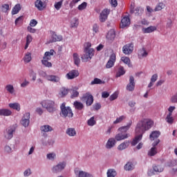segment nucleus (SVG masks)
Segmentation results:
<instances>
[{"instance_id": "37998d69", "label": "nucleus", "mask_w": 177, "mask_h": 177, "mask_svg": "<svg viewBox=\"0 0 177 177\" xmlns=\"http://www.w3.org/2000/svg\"><path fill=\"white\" fill-rule=\"evenodd\" d=\"M125 74V70L124 69L123 66H120L118 71L116 73V77H121V75H124Z\"/></svg>"}, {"instance_id": "e2e57ef3", "label": "nucleus", "mask_w": 177, "mask_h": 177, "mask_svg": "<svg viewBox=\"0 0 177 177\" xmlns=\"http://www.w3.org/2000/svg\"><path fill=\"white\" fill-rule=\"evenodd\" d=\"M93 109L96 111L100 110V109H102V105L100 104V103H96L93 106Z\"/></svg>"}, {"instance_id": "c03bdc74", "label": "nucleus", "mask_w": 177, "mask_h": 177, "mask_svg": "<svg viewBox=\"0 0 177 177\" xmlns=\"http://www.w3.org/2000/svg\"><path fill=\"white\" fill-rule=\"evenodd\" d=\"M78 177H93L91 174L86 173L84 171H80L77 174Z\"/></svg>"}, {"instance_id": "f704fd0d", "label": "nucleus", "mask_w": 177, "mask_h": 177, "mask_svg": "<svg viewBox=\"0 0 177 177\" xmlns=\"http://www.w3.org/2000/svg\"><path fill=\"white\" fill-rule=\"evenodd\" d=\"M131 125H132V121L128 123L127 126L119 128L118 131L120 132H127L129 129V128H131Z\"/></svg>"}, {"instance_id": "20e7f679", "label": "nucleus", "mask_w": 177, "mask_h": 177, "mask_svg": "<svg viewBox=\"0 0 177 177\" xmlns=\"http://www.w3.org/2000/svg\"><path fill=\"white\" fill-rule=\"evenodd\" d=\"M66 165H67V163L65 161L59 162L53 167L52 171L54 174H59V172H62L66 168Z\"/></svg>"}, {"instance_id": "bb28decb", "label": "nucleus", "mask_w": 177, "mask_h": 177, "mask_svg": "<svg viewBox=\"0 0 177 177\" xmlns=\"http://www.w3.org/2000/svg\"><path fill=\"white\" fill-rule=\"evenodd\" d=\"M73 106L76 110L81 111L84 109V104H82L81 102L75 101Z\"/></svg>"}, {"instance_id": "5701e85b", "label": "nucleus", "mask_w": 177, "mask_h": 177, "mask_svg": "<svg viewBox=\"0 0 177 177\" xmlns=\"http://www.w3.org/2000/svg\"><path fill=\"white\" fill-rule=\"evenodd\" d=\"M0 115H3L4 117H9V115H12V111L7 109H0Z\"/></svg>"}, {"instance_id": "39448f33", "label": "nucleus", "mask_w": 177, "mask_h": 177, "mask_svg": "<svg viewBox=\"0 0 177 177\" xmlns=\"http://www.w3.org/2000/svg\"><path fill=\"white\" fill-rule=\"evenodd\" d=\"M82 100L86 102V105L87 106H92L93 104V95L91 93H86L82 96Z\"/></svg>"}, {"instance_id": "09e8293b", "label": "nucleus", "mask_w": 177, "mask_h": 177, "mask_svg": "<svg viewBox=\"0 0 177 177\" xmlns=\"http://www.w3.org/2000/svg\"><path fill=\"white\" fill-rule=\"evenodd\" d=\"M87 124L89 127H93V125H96V120H95V117H91L88 120Z\"/></svg>"}, {"instance_id": "4be33fe9", "label": "nucleus", "mask_w": 177, "mask_h": 177, "mask_svg": "<svg viewBox=\"0 0 177 177\" xmlns=\"http://www.w3.org/2000/svg\"><path fill=\"white\" fill-rule=\"evenodd\" d=\"M114 146H115V139L109 138L106 144V147L107 149H112Z\"/></svg>"}, {"instance_id": "1a4fd4ad", "label": "nucleus", "mask_w": 177, "mask_h": 177, "mask_svg": "<svg viewBox=\"0 0 177 177\" xmlns=\"http://www.w3.org/2000/svg\"><path fill=\"white\" fill-rule=\"evenodd\" d=\"M30 113H26L24 116L22 117V119L21 120V124L25 128H27L28 125H30Z\"/></svg>"}, {"instance_id": "680f3d73", "label": "nucleus", "mask_w": 177, "mask_h": 177, "mask_svg": "<svg viewBox=\"0 0 177 177\" xmlns=\"http://www.w3.org/2000/svg\"><path fill=\"white\" fill-rule=\"evenodd\" d=\"M117 97H118V93H114L113 94H112L110 97H109V100L111 102H113V100H115V99H117Z\"/></svg>"}, {"instance_id": "aec40b11", "label": "nucleus", "mask_w": 177, "mask_h": 177, "mask_svg": "<svg viewBox=\"0 0 177 177\" xmlns=\"http://www.w3.org/2000/svg\"><path fill=\"white\" fill-rule=\"evenodd\" d=\"M50 42H57L59 41H62L63 39V37L62 35H57L56 32H53L51 36Z\"/></svg>"}, {"instance_id": "5fc2aeb1", "label": "nucleus", "mask_w": 177, "mask_h": 177, "mask_svg": "<svg viewBox=\"0 0 177 177\" xmlns=\"http://www.w3.org/2000/svg\"><path fill=\"white\" fill-rule=\"evenodd\" d=\"M41 63L45 66V67H52V63H50L48 59H42Z\"/></svg>"}, {"instance_id": "b1692460", "label": "nucleus", "mask_w": 177, "mask_h": 177, "mask_svg": "<svg viewBox=\"0 0 177 177\" xmlns=\"http://www.w3.org/2000/svg\"><path fill=\"white\" fill-rule=\"evenodd\" d=\"M35 6L38 9V10H44V8H45L44 6V2L41 0H37L35 2Z\"/></svg>"}, {"instance_id": "9d476101", "label": "nucleus", "mask_w": 177, "mask_h": 177, "mask_svg": "<svg viewBox=\"0 0 177 177\" xmlns=\"http://www.w3.org/2000/svg\"><path fill=\"white\" fill-rule=\"evenodd\" d=\"M135 77H133V76H130L129 83L126 86L127 91H129V92H133V91H135Z\"/></svg>"}, {"instance_id": "4468645a", "label": "nucleus", "mask_w": 177, "mask_h": 177, "mask_svg": "<svg viewBox=\"0 0 177 177\" xmlns=\"http://www.w3.org/2000/svg\"><path fill=\"white\" fill-rule=\"evenodd\" d=\"M129 24H131V19H129V17H124L121 20L120 27L125 28V27H128Z\"/></svg>"}, {"instance_id": "8fccbe9b", "label": "nucleus", "mask_w": 177, "mask_h": 177, "mask_svg": "<svg viewBox=\"0 0 177 177\" xmlns=\"http://www.w3.org/2000/svg\"><path fill=\"white\" fill-rule=\"evenodd\" d=\"M101 84H103V82L97 77L94 78L93 81L91 82V85H98Z\"/></svg>"}, {"instance_id": "f3484780", "label": "nucleus", "mask_w": 177, "mask_h": 177, "mask_svg": "<svg viewBox=\"0 0 177 177\" xmlns=\"http://www.w3.org/2000/svg\"><path fill=\"white\" fill-rule=\"evenodd\" d=\"M68 92H70V89L66 87H62L59 89V95L60 96V97H65V96H67V95H68Z\"/></svg>"}, {"instance_id": "412c9836", "label": "nucleus", "mask_w": 177, "mask_h": 177, "mask_svg": "<svg viewBox=\"0 0 177 177\" xmlns=\"http://www.w3.org/2000/svg\"><path fill=\"white\" fill-rule=\"evenodd\" d=\"M142 138L143 136L142 134H138V136H136V137L134 138V139H133L131 142V146H136V145L139 143V142L142 140Z\"/></svg>"}, {"instance_id": "69168bd1", "label": "nucleus", "mask_w": 177, "mask_h": 177, "mask_svg": "<svg viewBox=\"0 0 177 177\" xmlns=\"http://www.w3.org/2000/svg\"><path fill=\"white\" fill-rule=\"evenodd\" d=\"M37 24H38V21H37V20H35V19L30 20V27H35V26H37Z\"/></svg>"}, {"instance_id": "774afa93", "label": "nucleus", "mask_w": 177, "mask_h": 177, "mask_svg": "<svg viewBox=\"0 0 177 177\" xmlns=\"http://www.w3.org/2000/svg\"><path fill=\"white\" fill-rule=\"evenodd\" d=\"M3 12H8L9 10V4H4L2 6Z\"/></svg>"}, {"instance_id": "dca6fc26", "label": "nucleus", "mask_w": 177, "mask_h": 177, "mask_svg": "<svg viewBox=\"0 0 177 177\" xmlns=\"http://www.w3.org/2000/svg\"><path fill=\"white\" fill-rule=\"evenodd\" d=\"M55 50L53 49L50 50V51H46L43 57V60H50V59H52L51 56H53Z\"/></svg>"}, {"instance_id": "3c124183", "label": "nucleus", "mask_w": 177, "mask_h": 177, "mask_svg": "<svg viewBox=\"0 0 177 177\" xmlns=\"http://www.w3.org/2000/svg\"><path fill=\"white\" fill-rule=\"evenodd\" d=\"M165 120L168 124H174V118L171 113L167 115Z\"/></svg>"}, {"instance_id": "bf43d9fd", "label": "nucleus", "mask_w": 177, "mask_h": 177, "mask_svg": "<svg viewBox=\"0 0 177 177\" xmlns=\"http://www.w3.org/2000/svg\"><path fill=\"white\" fill-rule=\"evenodd\" d=\"M47 158L51 160H55L56 158V153H48Z\"/></svg>"}, {"instance_id": "cd10ccee", "label": "nucleus", "mask_w": 177, "mask_h": 177, "mask_svg": "<svg viewBox=\"0 0 177 177\" xmlns=\"http://www.w3.org/2000/svg\"><path fill=\"white\" fill-rule=\"evenodd\" d=\"M129 147V141L126 140L124 142L121 143L118 147V150H125V149H127Z\"/></svg>"}, {"instance_id": "393cba45", "label": "nucleus", "mask_w": 177, "mask_h": 177, "mask_svg": "<svg viewBox=\"0 0 177 177\" xmlns=\"http://www.w3.org/2000/svg\"><path fill=\"white\" fill-rule=\"evenodd\" d=\"M115 38V32L114 30H109L106 35V39L108 41H114Z\"/></svg>"}, {"instance_id": "72a5a7b5", "label": "nucleus", "mask_w": 177, "mask_h": 177, "mask_svg": "<svg viewBox=\"0 0 177 177\" xmlns=\"http://www.w3.org/2000/svg\"><path fill=\"white\" fill-rule=\"evenodd\" d=\"M40 129L41 132H51V131H53V129H52V127L49 125H44L40 127Z\"/></svg>"}, {"instance_id": "6e6d98bb", "label": "nucleus", "mask_w": 177, "mask_h": 177, "mask_svg": "<svg viewBox=\"0 0 177 177\" xmlns=\"http://www.w3.org/2000/svg\"><path fill=\"white\" fill-rule=\"evenodd\" d=\"M78 96H80V93L77 90L73 89L71 98L74 99V97H78Z\"/></svg>"}, {"instance_id": "473e14b6", "label": "nucleus", "mask_w": 177, "mask_h": 177, "mask_svg": "<svg viewBox=\"0 0 177 177\" xmlns=\"http://www.w3.org/2000/svg\"><path fill=\"white\" fill-rule=\"evenodd\" d=\"M32 59V58L31 57V53L28 52L25 54V56L23 58V60H24V63H30V62H31Z\"/></svg>"}, {"instance_id": "a18cd8bd", "label": "nucleus", "mask_w": 177, "mask_h": 177, "mask_svg": "<svg viewBox=\"0 0 177 177\" xmlns=\"http://www.w3.org/2000/svg\"><path fill=\"white\" fill-rule=\"evenodd\" d=\"M124 120H127V116L121 115L116 118V120L113 122V124H120V122H122Z\"/></svg>"}, {"instance_id": "2f4dec72", "label": "nucleus", "mask_w": 177, "mask_h": 177, "mask_svg": "<svg viewBox=\"0 0 177 177\" xmlns=\"http://www.w3.org/2000/svg\"><path fill=\"white\" fill-rule=\"evenodd\" d=\"M5 89L8 92V93H10V95H13V93H15V87L12 84H7Z\"/></svg>"}, {"instance_id": "f8f14e48", "label": "nucleus", "mask_w": 177, "mask_h": 177, "mask_svg": "<svg viewBox=\"0 0 177 177\" xmlns=\"http://www.w3.org/2000/svg\"><path fill=\"white\" fill-rule=\"evenodd\" d=\"M79 75L80 72L78 71L72 70L66 75V78H67V80H74V78H77Z\"/></svg>"}, {"instance_id": "a878e982", "label": "nucleus", "mask_w": 177, "mask_h": 177, "mask_svg": "<svg viewBox=\"0 0 177 177\" xmlns=\"http://www.w3.org/2000/svg\"><path fill=\"white\" fill-rule=\"evenodd\" d=\"M46 80H48V81H51L52 82H59L60 81V78H59V77L53 75H47Z\"/></svg>"}, {"instance_id": "338daca9", "label": "nucleus", "mask_w": 177, "mask_h": 177, "mask_svg": "<svg viewBox=\"0 0 177 177\" xmlns=\"http://www.w3.org/2000/svg\"><path fill=\"white\" fill-rule=\"evenodd\" d=\"M158 79V75L154 74L151 77V82L154 83L156 82V81H157Z\"/></svg>"}, {"instance_id": "7ed1b4c3", "label": "nucleus", "mask_w": 177, "mask_h": 177, "mask_svg": "<svg viewBox=\"0 0 177 177\" xmlns=\"http://www.w3.org/2000/svg\"><path fill=\"white\" fill-rule=\"evenodd\" d=\"M41 106L46 109L48 113H53V111H56V108L55 107V102L53 100H44L41 102Z\"/></svg>"}, {"instance_id": "6ab92c4d", "label": "nucleus", "mask_w": 177, "mask_h": 177, "mask_svg": "<svg viewBox=\"0 0 177 177\" xmlns=\"http://www.w3.org/2000/svg\"><path fill=\"white\" fill-rule=\"evenodd\" d=\"M160 135H161V133L158 131H153L151 133L149 136L150 140H156V139H158V138H160Z\"/></svg>"}, {"instance_id": "052dcab7", "label": "nucleus", "mask_w": 177, "mask_h": 177, "mask_svg": "<svg viewBox=\"0 0 177 177\" xmlns=\"http://www.w3.org/2000/svg\"><path fill=\"white\" fill-rule=\"evenodd\" d=\"M170 102L171 103H177V92L171 96L170 98Z\"/></svg>"}, {"instance_id": "c85d7f7f", "label": "nucleus", "mask_w": 177, "mask_h": 177, "mask_svg": "<svg viewBox=\"0 0 177 177\" xmlns=\"http://www.w3.org/2000/svg\"><path fill=\"white\" fill-rule=\"evenodd\" d=\"M20 10H21V6L20 5V3H17L12 8V15H17V13H19Z\"/></svg>"}, {"instance_id": "7c9ffc66", "label": "nucleus", "mask_w": 177, "mask_h": 177, "mask_svg": "<svg viewBox=\"0 0 177 177\" xmlns=\"http://www.w3.org/2000/svg\"><path fill=\"white\" fill-rule=\"evenodd\" d=\"M66 133H67L68 136H75L77 131L74 128H68L66 129Z\"/></svg>"}, {"instance_id": "ddd939ff", "label": "nucleus", "mask_w": 177, "mask_h": 177, "mask_svg": "<svg viewBox=\"0 0 177 177\" xmlns=\"http://www.w3.org/2000/svg\"><path fill=\"white\" fill-rule=\"evenodd\" d=\"M115 59H116L115 54L113 53L112 55H111L109 60L106 64V68H111V67H113L114 63H115Z\"/></svg>"}, {"instance_id": "864d4df0", "label": "nucleus", "mask_w": 177, "mask_h": 177, "mask_svg": "<svg viewBox=\"0 0 177 177\" xmlns=\"http://www.w3.org/2000/svg\"><path fill=\"white\" fill-rule=\"evenodd\" d=\"M153 171L155 172H162V171H164V167H162L161 165L154 166Z\"/></svg>"}, {"instance_id": "c756f323", "label": "nucleus", "mask_w": 177, "mask_h": 177, "mask_svg": "<svg viewBox=\"0 0 177 177\" xmlns=\"http://www.w3.org/2000/svg\"><path fill=\"white\" fill-rule=\"evenodd\" d=\"M131 13H135L136 16H139L143 13V8L137 7L135 9L131 10Z\"/></svg>"}, {"instance_id": "79ce46f5", "label": "nucleus", "mask_w": 177, "mask_h": 177, "mask_svg": "<svg viewBox=\"0 0 177 177\" xmlns=\"http://www.w3.org/2000/svg\"><path fill=\"white\" fill-rule=\"evenodd\" d=\"M124 168L125 171H132L133 169V163L132 162H128Z\"/></svg>"}, {"instance_id": "4d7b16f0", "label": "nucleus", "mask_w": 177, "mask_h": 177, "mask_svg": "<svg viewBox=\"0 0 177 177\" xmlns=\"http://www.w3.org/2000/svg\"><path fill=\"white\" fill-rule=\"evenodd\" d=\"M24 20V17L23 16H21L15 19V26H17V24H21L23 23V21Z\"/></svg>"}, {"instance_id": "13d9d810", "label": "nucleus", "mask_w": 177, "mask_h": 177, "mask_svg": "<svg viewBox=\"0 0 177 177\" xmlns=\"http://www.w3.org/2000/svg\"><path fill=\"white\" fill-rule=\"evenodd\" d=\"M87 5L88 3H86V2H83L82 4L78 6V10H84V9H86Z\"/></svg>"}, {"instance_id": "603ef678", "label": "nucleus", "mask_w": 177, "mask_h": 177, "mask_svg": "<svg viewBox=\"0 0 177 177\" xmlns=\"http://www.w3.org/2000/svg\"><path fill=\"white\" fill-rule=\"evenodd\" d=\"M147 55H149V53H147V51H146L145 48H142L141 50H140L139 56H142V57H147Z\"/></svg>"}, {"instance_id": "0eeeda50", "label": "nucleus", "mask_w": 177, "mask_h": 177, "mask_svg": "<svg viewBox=\"0 0 177 177\" xmlns=\"http://www.w3.org/2000/svg\"><path fill=\"white\" fill-rule=\"evenodd\" d=\"M109 15H110V9H107V8L104 9L100 15V21L101 23H104V21L107 20V17H109Z\"/></svg>"}, {"instance_id": "f257e3e1", "label": "nucleus", "mask_w": 177, "mask_h": 177, "mask_svg": "<svg viewBox=\"0 0 177 177\" xmlns=\"http://www.w3.org/2000/svg\"><path fill=\"white\" fill-rule=\"evenodd\" d=\"M154 125V122L150 119H142L140 120L136 127V133L142 135L146 132V131H149L151 128Z\"/></svg>"}, {"instance_id": "423d86ee", "label": "nucleus", "mask_w": 177, "mask_h": 177, "mask_svg": "<svg viewBox=\"0 0 177 177\" xmlns=\"http://www.w3.org/2000/svg\"><path fill=\"white\" fill-rule=\"evenodd\" d=\"M85 55L82 57V59L83 62H88V60H91L93 55H95V50L93 48H90L88 50L84 51Z\"/></svg>"}, {"instance_id": "4c0bfd02", "label": "nucleus", "mask_w": 177, "mask_h": 177, "mask_svg": "<svg viewBox=\"0 0 177 177\" xmlns=\"http://www.w3.org/2000/svg\"><path fill=\"white\" fill-rule=\"evenodd\" d=\"M32 42V37L30 35H28L26 36V43L24 47V49H28V46H30V44Z\"/></svg>"}, {"instance_id": "ea45409f", "label": "nucleus", "mask_w": 177, "mask_h": 177, "mask_svg": "<svg viewBox=\"0 0 177 177\" xmlns=\"http://www.w3.org/2000/svg\"><path fill=\"white\" fill-rule=\"evenodd\" d=\"M164 8H165V4L162 2L159 3L156 5V6L154 9V12H158L160 10H162V9H164Z\"/></svg>"}, {"instance_id": "49530a36", "label": "nucleus", "mask_w": 177, "mask_h": 177, "mask_svg": "<svg viewBox=\"0 0 177 177\" xmlns=\"http://www.w3.org/2000/svg\"><path fill=\"white\" fill-rule=\"evenodd\" d=\"M156 153H157V149H156V147H152L149 151L148 156H149V157H153V156H156Z\"/></svg>"}, {"instance_id": "e433bc0d", "label": "nucleus", "mask_w": 177, "mask_h": 177, "mask_svg": "<svg viewBox=\"0 0 177 177\" xmlns=\"http://www.w3.org/2000/svg\"><path fill=\"white\" fill-rule=\"evenodd\" d=\"M107 177H115L117 176V171L114 169H109L107 171Z\"/></svg>"}, {"instance_id": "c9c22d12", "label": "nucleus", "mask_w": 177, "mask_h": 177, "mask_svg": "<svg viewBox=\"0 0 177 177\" xmlns=\"http://www.w3.org/2000/svg\"><path fill=\"white\" fill-rule=\"evenodd\" d=\"M9 107L13 110H17V111H20V104L17 102L9 104Z\"/></svg>"}, {"instance_id": "6e6552de", "label": "nucleus", "mask_w": 177, "mask_h": 177, "mask_svg": "<svg viewBox=\"0 0 177 177\" xmlns=\"http://www.w3.org/2000/svg\"><path fill=\"white\" fill-rule=\"evenodd\" d=\"M14 132H16V128H15L14 127H8L4 132V136L6 139H12V138H13Z\"/></svg>"}, {"instance_id": "a19ab883", "label": "nucleus", "mask_w": 177, "mask_h": 177, "mask_svg": "<svg viewBox=\"0 0 177 177\" xmlns=\"http://www.w3.org/2000/svg\"><path fill=\"white\" fill-rule=\"evenodd\" d=\"M122 62L124 63V64H127L129 67H132V64H131V59L129 57H121Z\"/></svg>"}, {"instance_id": "de8ad7c7", "label": "nucleus", "mask_w": 177, "mask_h": 177, "mask_svg": "<svg viewBox=\"0 0 177 177\" xmlns=\"http://www.w3.org/2000/svg\"><path fill=\"white\" fill-rule=\"evenodd\" d=\"M62 6H63V0H61L58 2H55L54 4V8H55L56 10H60Z\"/></svg>"}, {"instance_id": "0e129e2a", "label": "nucleus", "mask_w": 177, "mask_h": 177, "mask_svg": "<svg viewBox=\"0 0 177 177\" xmlns=\"http://www.w3.org/2000/svg\"><path fill=\"white\" fill-rule=\"evenodd\" d=\"M111 6H113V8H117L118 3L117 1V0H110L109 1Z\"/></svg>"}, {"instance_id": "9b49d317", "label": "nucleus", "mask_w": 177, "mask_h": 177, "mask_svg": "<svg viewBox=\"0 0 177 177\" xmlns=\"http://www.w3.org/2000/svg\"><path fill=\"white\" fill-rule=\"evenodd\" d=\"M122 52L124 55H131L133 52V44H127L122 48Z\"/></svg>"}, {"instance_id": "58836bf2", "label": "nucleus", "mask_w": 177, "mask_h": 177, "mask_svg": "<svg viewBox=\"0 0 177 177\" xmlns=\"http://www.w3.org/2000/svg\"><path fill=\"white\" fill-rule=\"evenodd\" d=\"M73 60L76 66H79L80 63H81V59H80V56H78V54L76 53H73Z\"/></svg>"}, {"instance_id": "2eb2a0df", "label": "nucleus", "mask_w": 177, "mask_h": 177, "mask_svg": "<svg viewBox=\"0 0 177 177\" xmlns=\"http://www.w3.org/2000/svg\"><path fill=\"white\" fill-rule=\"evenodd\" d=\"M157 30V27L156 26H149L148 28H143L142 32L144 34H150L151 32H154V31Z\"/></svg>"}, {"instance_id": "a211bd4d", "label": "nucleus", "mask_w": 177, "mask_h": 177, "mask_svg": "<svg viewBox=\"0 0 177 177\" xmlns=\"http://www.w3.org/2000/svg\"><path fill=\"white\" fill-rule=\"evenodd\" d=\"M129 136L127 133L123 134L122 133H119L115 136V139L118 142H120V140H124L125 139H128Z\"/></svg>"}, {"instance_id": "f03ea898", "label": "nucleus", "mask_w": 177, "mask_h": 177, "mask_svg": "<svg viewBox=\"0 0 177 177\" xmlns=\"http://www.w3.org/2000/svg\"><path fill=\"white\" fill-rule=\"evenodd\" d=\"M61 112L60 115L61 117L68 118H73L74 116V113H73V110H71V107L70 106H66V103H62L60 106Z\"/></svg>"}]
</instances>
